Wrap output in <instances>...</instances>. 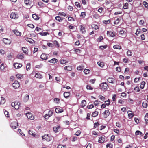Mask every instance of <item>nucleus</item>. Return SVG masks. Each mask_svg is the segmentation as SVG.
Returning <instances> with one entry per match:
<instances>
[{"label":"nucleus","mask_w":148,"mask_h":148,"mask_svg":"<svg viewBox=\"0 0 148 148\" xmlns=\"http://www.w3.org/2000/svg\"><path fill=\"white\" fill-rule=\"evenodd\" d=\"M42 139L43 140L49 141L51 140L52 137L49 134H45L42 136Z\"/></svg>","instance_id":"nucleus-2"},{"label":"nucleus","mask_w":148,"mask_h":148,"mask_svg":"<svg viewBox=\"0 0 148 148\" xmlns=\"http://www.w3.org/2000/svg\"><path fill=\"white\" fill-rule=\"evenodd\" d=\"M86 16V13L85 12H82L81 13V14L80 15V17H82L83 18H84Z\"/></svg>","instance_id":"nucleus-48"},{"label":"nucleus","mask_w":148,"mask_h":148,"mask_svg":"<svg viewBox=\"0 0 148 148\" xmlns=\"http://www.w3.org/2000/svg\"><path fill=\"white\" fill-rule=\"evenodd\" d=\"M47 34H49L47 32H42L40 33V34L42 36H46Z\"/></svg>","instance_id":"nucleus-51"},{"label":"nucleus","mask_w":148,"mask_h":148,"mask_svg":"<svg viewBox=\"0 0 148 148\" xmlns=\"http://www.w3.org/2000/svg\"><path fill=\"white\" fill-rule=\"evenodd\" d=\"M64 69L65 70L71 71L72 69V67L71 66H68L65 67Z\"/></svg>","instance_id":"nucleus-22"},{"label":"nucleus","mask_w":148,"mask_h":148,"mask_svg":"<svg viewBox=\"0 0 148 148\" xmlns=\"http://www.w3.org/2000/svg\"><path fill=\"white\" fill-rule=\"evenodd\" d=\"M86 104V101L84 100H82V101L81 103V106L82 107H84L85 106Z\"/></svg>","instance_id":"nucleus-30"},{"label":"nucleus","mask_w":148,"mask_h":148,"mask_svg":"<svg viewBox=\"0 0 148 148\" xmlns=\"http://www.w3.org/2000/svg\"><path fill=\"white\" fill-rule=\"evenodd\" d=\"M116 95L115 94H114L112 95V99L113 101H114L116 100Z\"/></svg>","instance_id":"nucleus-59"},{"label":"nucleus","mask_w":148,"mask_h":148,"mask_svg":"<svg viewBox=\"0 0 148 148\" xmlns=\"http://www.w3.org/2000/svg\"><path fill=\"white\" fill-rule=\"evenodd\" d=\"M12 86L15 89H17L20 86L19 82L17 81H15L14 83L12 84Z\"/></svg>","instance_id":"nucleus-6"},{"label":"nucleus","mask_w":148,"mask_h":148,"mask_svg":"<svg viewBox=\"0 0 148 148\" xmlns=\"http://www.w3.org/2000/svg\"><path fill=\"white\" fill-rule=\"evenodd\" d=\"M110 22V20H104L103 21V22L106 24L109 23Z\"/></svg>","instance_id":"nucleus-50"},{"label":"nucleus","mask_w":148,"mask_h":148,"mask_svg":"<svg viewBox=\"0 0 148 148\" xmlns=\"http://www.w3.org/2000/svg\"><path fill=\"white\" fill-rule=\"evenodd\" d=\"M32 18L36 20H37L39 19V17L35 14H33L32 15Z\"/></svg>","instance_id":"nucleus-28"},{"label":"nucleus","mask_w":148,"mask_h":148,"mask_svg":"<svg viewBox=\"0 0 148 148\" xmlns=\"http://www.w3.org/2000/svg\"><path fill=\"white\" fill-rule=\"evenodd\" d=\"M10 126L13 129H16L18 127V123L16 121H14L11 123Z\"/></svg>","instance_id":"nucleus-5"},{"label":"nucleus","mask_w":148,"mask_h":148,"mask_svg":"<svg viewBox=\"0 0 148 148\" xmlns=\"http://www.w3.org/2000/svg\"><path fill=\"white\" fill-rule=\"evenodd\" d=\"M113 47L114 49H121V46L118 45H114L113 46Z\"/></svg>","instance_id":"nucleus-36"},{"label":"nucleus","mask_w":148,"mask_h":148,"mask_svg":"<svg viewBox=\"0 0 148 148\" xmlns=\"http://www.w3.org/2000/svg\"><path fill=\"white\" fill-rule=\"evenodd\" d=\"M70 95V93L69 92H65L64 93V96L65 98H67Z\"/></svg>","instance_id":"nucleus-29"},{"label":"nucleus","mask_w":148,"mask_h":148,"mask_svg":"<svg viewBox=\"0 0 148 148\" xmlns=\"http://www.w3.org/2000/svg\"><path fill=\"white\" fill-rule=\"evenodd\" d=\"M114 80V79L112 78H109L107 79V80L108 82L111 83H113Z\"/></svg>","instance_id":"nucleus-27"},{"label":"nucleus","mask_w":148,"mask_h":148,"mask_svg":"<svg viewBox=\"0 0 148 148\" xmlns=\"http://www.w3.org/2000/svg\"><path fill=\"white\" fill-rule=\"evenodd\" d=\"M101 88L103 90H106L108 87L107 84L106 83H103L100 84Z\"/></svg>","instance_id":"nucleus-3"},{"label":"nucleus","mask_w":148,"mask_h":148,"mask_svg":"<svg viewBox=\"0 0 148 148\" xmlns=\"http://www.w3.org/2000/svg\"><path fill=\"white\" fill-rule=\"evenodd\" d=\"M144 119L146 123H148V113L146 114L144 117Z\"/></svg>","instance_id":"nucleus-26"},{"label":"nucleus","mask_w":148,"mask_h":148,"mask_svg":"<svg viewBox=\"0 0 148 148\" xmlns=\"http://www.w3.org/2000/svg\"><path fill=\"white\" fill-rule=\"evenodd\" d=\"M105 140V137H104L101 136L99 137L98 142L100 143H103L104 142Z\"/></svg>","instance_id":"nucleus-13"},{"label":"nucleus","mask_w":148,"mask_h":148,"mask_svg":"<svg viewBox=\"0 0 148 148\" xmlns=\"http://www.w3.org/2000/svg\"><path fill=\"white\" fill-rule=\"evenodd\" d=\"M80 27V31L82 32V33H84L86 32L85 28L82 25H81Z\"/></svg>","instance_id":"nucleus-23"},{"label":"nucleus","mask_w":148,"mask_h":148,"mask_svg":"<svg viewBox=\"0 0 148 148\" xmlns=\"http://www.w3.org/2000/svg\"><path fill=\"white\" fill-rule=\"evenodd\" d=\"M103 10V8L102 7L100 8L98 10V11L100 13H101Z\"/></svg>","instance_id":"nucleus-60"},{"label":"nucleus","mask_w":148,"mask_h":148,"mask_svg":"<svg viewBox=\"0 0 148 148\" xmlns=\"http://www.w3.org/2000/svg\"><path fill=\"white\" fill-rule=\"evenodd\" d=\"M92 28L95 29H99L98 26L96 25L93 24L92 25Z\"/></svg>","instance_id":"nucleus-35"},{"label":"nucleus","mask_w":148,"mask_h":148,"mask_svg":"<svg viewBox=\"0 0 148 148\" xmlns=\"http://www.w3.org/2000/svg\"><path fill=\"white\" fill-rule=\"evenodd\" d=\"M53 112L51 110H49L48 112V117H47V118H49L53 114Z\"/></svg>","instance_id":"nucleus-33"},{"label":"nucleus","mask_w":148,"mask_h":148,"mask_svg":"<svg viewBox=\"0 0 148 148\" xmlns=\"http://www.w3.org/2000/svg\"><path fill=\"white\" fill-rule=\"evenodd\" d=\"M67 63H68V62L63 59L61 60H60V63L62 64H64Z\"/></svg>","instance_id":"nucleus-46"},{"label":"nucleus","mask_w":148,"mask_h":148,"mask_svg":"<svg viewBox=\"0 0 148 148\" xmlns=\"http://www.w3.org/2000/svg\"><path fill=\"white\" fill-rule=\"evenodd\" d=\"M26 115L27 118L30 120H33L34 119V116L30 112L26 113Z\"/></svg>","instance_id":"nucleus-7"},{"label":"nucleus","mask_w":148,"mask_h":148,"mask_svg":"<svg viewBox=\"0 0 148 148\" xmlns=\"http://www.w3.org/2000/svg\"><path fill=\"white\" fill-rule=\"evenodd\" d=\"M57 61H58L57 59L56 58H53V59H51V60H49V61H48V62H51V63H54V64L57 62Z\"/></svg>","instance_id":"nucleus-21"},{"label":"nucleus","mask_w":148,"mask_h":148,"mask_svg":"<svg viewBox=\"0 0 148 148\" xmlns=\"http://www.w3.org/2000/svg\"><path fill=\"white\" fill-rule=\"evenodd\" d=\"M84 72L85 74H87L90 72V70L88 69H85L84 70Z\"/></svg>","instance_id":"nucleus-44"},{"label":"nucleus","mask_w":148,"mask_h":148,"mask_svg":"<svg viewBox=\"0 0 148 148\" xmlns=\"http://www.w3.org/2000/svg\"><path fill=\"white\" fill-rule=\"evenodd\" d=\"M22 49L24 53H25L26 54H28V49L27 48L25 47H22Z\"/></svg>","instance_id":"nucleus-24"},{"label":"nucleus","mask_w":148,"mask_h":148,"mask_svg":"<svg viewBox=\"0 0 148 148\" xmlns=\"http://www.w3.org/2000/svg\"><path fill=\"white\" fill-rule=\"evenodd\" d=\"M64 18H62L59 16H56L55 17L56 19V20L58 21L59 22H62Z\"/></svg>","instance_id":"nucleus-25"},{"label":"nucleus","mask_w":148,"mask_h":148,"mask_svg":"<svg viewBox=\"0 0 148 148\" xmlns=\"http://www.w3.org/2000/svg\"><path fill=\"white\" fill-rule=\"evenodd\" d=\"M81 133V132L79 130H78L76 132L75 134L76 136H79L80 135Z\"/></svg>","instance_id":"nucleus-62"},{"label":"nucleus","mask_w":148,"mask_h":148,"mask_svg":"<svg viewBox=\"0 0 148 148\" xmlns=\"http://www.w3.org/2000/svg\"><path fill=\"white\" fill-rule=\"evenodd\" d=\"M98 114V112L97 111H95L92 114V116L93 117H96Z\"/></svg>","instance_id":"nucleus-31"},{"label":"nucleus","mask_w":148,"mask_h":148,"mask_svg":"<svg viewBox=\"0 0 148 148\" xmlns=\"http://www.w3.org/2000/svg\"><path fill=\"white\" fill-rule=\"evenodd\" d=\"M66 145H59L57 146V148H66Z\"/></svg>","instance_id":"nucleus-41"},{"label":"nucleus","mask_w":148,"mask_h":148,"mask_svg":"<svg viewBox=\"0 0 148 148\" xmlns=\"http://www.w3.org/2000/svg\"><path fill=\"white\" fill-rule=\"evenodd\" d=\"M35 76L36 78L38 79H41L42 77V75L39 73H36Z\"/></svg>","instance_id":"nucleus-20"},{"label":"nucleus","mask_w":148,"mask_h":148,"mask_svg":"<svg viewBox=\"0 0 148 148\" xmlns=\"http://www.w3.org/2000/svg\"><path fill=\"white\" fill-rule=\"evenodd\" d=\"M18 58L19 59H22L24 58L23 54H19L18 55Z\"/></svg>","instance_id":"nucleus-39"},{"label":"nucleus","mask_w":148,"mask_h":148,"mask_svg":"<svg viewBox=\"0 0 148 148\" xmlns=\"http://www.w3.org/2000/svg\"><path fill=\"white\" fill-rule=\"evenodd\" d=\"M29 134L30 135H32L33 136H35V134H34V132L31 130H29Z\"/></svg>","instance_id":"nucleus-37"},{"label":"nucleus","mask_w":148,"mask_h":148,"mask_svg":"<svg viewBox=\"0 0 148 148\" xmlns=\"http://www.w3.org/2000/svg\"><path fill=\"white\" fill-rule=\"evenodd\" d=\"M128 3H125L123 5V8L124 9H127L128 8Z\"/></svg>","instance_id":"nucleus-45"},{"label":"nucleus","mask_w":148,"mask_h":148,"mask_svg":"<svg viewBox=\"0 0 148 148\" xmlns=\"http://www.w3.org/2000/svg\"><path fill=\"white\" fill-rule=\"evenodd\" d=\"M128 116L129 119H131L134 116V114L132 113L131 111L129 110L127 112Z\"/></svg>","instance_id":"nucleus-17"},{"label":"nucleus","mask_w":148,"mask_h":148,"mask_svg":"<svg viewBox=\"0 0 148 148\" xmlns=\"http://www.w3.org/2000/svg\"><path fill=\"white\" fill-rule=\"evenodd\" d=\"M143 5L147 8H148V3L145 1H144L143 3Z\"/></svg>","instance_id":"nucleus-54"},{"label":"nucleus","mask_w":148,"mask_h":148,"mask_svg":"<svg viewBox=\"0 0 148 148\" xmlns=\"http://www.w3.org/2000/svg\"><path fill=\"white\" fill-rule=\"evenodd\" d=\"M107 35L110 37H114L115 36V35L114 34L113 32L111 31H108L107 33Z\"/></svg>","instance_id":"nucleus-12"},{"label":"nucleus","mask_w":148,"mask_h":148,"mask_svg":"<svg viewBox=\"0 0 148 148\" xmlns=\"http://www.w3.org/2000/svg\"><path fill=\"white\" fill-rule=\"evenodd\" d=\"M20 105V103L19 101H15L11 103L12 107H14L15 109L18 110L19 109Z\"/></svg>","instance_id":"nucleus-1"},{"label":"nucleus","mask_w":148,"mask_h":148,"mask_svg":"<svg viewBox=\"0 0 148 148\" xmlns=\"http://www.w3.org/2000/svg\"><path fill=\"white\" fill-rule=\"evenodd\" d=\"M1 101H0V104H4L5 102V99H4V98H3L2 97H1Z\"/></svg>","instance_id":"nucleus-32"},{"label":"nucleus","mask_w":148,"mask_h":148,"mask_svg":"<svg viewBox=\"0 0 148 148\" xmlns=\"http://www.w3.org/2000/svg\"><path fill=\"white\" fill-rule=\"evenodd\" d=\"M127 55L128 56H131L132 55V53L130 50H128L127 52Z\"/></svg>","instance_id":"nucleus-47"},{"label":"nucleus","mask_w":148,"mask_h":148,"mask_svg":"<svg viewBox=\"0 0 148 148\" xmlns=\"http://www.w3.org/2000/svg\"><path fill=\"white\" fill-rule=\"evenodd\" d=\"M99 124L98 122L95 123H94V127L95 128H96L97 127H98L99 126Z\"/></svg>","instance_id":"nucleus-63"},{"label":"nucleus","mask_w":148,"mask_h":148,"mask_svg":"<svg viewBox=\"0 0 148 148\" xmlns=\"http://www.w3.org/2000/svg\"><path fill=\"white\" fill-rule=\"evenodd\" d=\"M107 148H112V145L111 144H108L106 145Z\"/></svg>","instance_id":"nucleus-64"},{"label":"nucleus","mask_w":148,"mask_h":148,"mask_svg":"<svg viewBox=\"0 0 148 148\" xmlns=\"http://www.w3.org/2000/svg\"><path fill=\"white\" fill-rule=\"evenodd\" d=\"M3 42L5 44L9 45L11 43V41L7 38H3Z\"/></svg>","instance_id":"nucleus-9"},{"label":"nucleus","mask_w":148,"mask_h":148,"mask_svg":"<svg viewBox=\"0 0 148 148\" xmlns=\"http://www.w3.org/2000/svg\"><path fill=\"white\" fill-rule=\"evenodd\" d=\"M16 76L18 78L21 79L23 75H22L17 74L16 75Z\"/></svg>","instance_id":"nucleus-61"},{"label":"nucleus","mask_w":148,"mask_h":148,"mask_svg":"<svg viewBox=\"0 0 148 148\" xmlns=\"http://www.w3.org/2000/svg\"><path fill=\"white\" fill-rule=\"evenodd\" d=\"M103 114L104 115V117L106 118L110 114L109 111L108 110H106L104 111Z\"/></svg>","instance_id":"nucleus-14"},{"label":"nucleus","mask_w":148,"mask_h":148,"mask_svg":"<svg viewBox=\"0 0 148 148\" xmlns=\"http://www.w3.org/2000/svg\"><path fill=\"white\" fill-rule=\"evenodd\" d=\"M103 39V37L102 36H100L97 39V40L98 41L100 42Z\"/></svg>","instance_id":"nucleus-57"},{"label":"nucleus","mask_w":148,"mask_h":148,"mask_svg":"<svg viewBox=\"0 0 148 148\" xmlns=\"http://www.w3.org/2000/svg\"><path fill=\"white\" fill-rule=\"evenodd\" d=\"M142 134V132L138 130L136 131L135 132V135H138L139 134L141 135Z\"/></svg>","instance_id":"nucleus-53"},{"label":"nucleus","mask_w":148,"mask_h":148,"mask_svg":"<svg viewBox=\"0 0 148 148\" xmlns=\"http://www.w3.org/2000/svg\"><path fill=\"white\" fill-rule=\"evenodd\" d=\"M119 34L121 36H123V37L124 38L126 36V33L123 30H120Z\"/></svg>","instance_id":"nucleus-15"},{"label":"nucleus","mask_w":148,"mask_h":148,"mask_svg":"<svg viewBox=\"0 0 148 148\" xmlns=\"http://www.w3.org/2000/svg\"><path fill=\"white\" fill-rule=\"evenodd\" d=\"M97 64L100 67H103L104 66V64L103 62H98Z\"/></svg>","instance_id":"nucleus-38"},{"label":"nucleus","mask_w":148,"mask_h":148,"mask_svg":"<svg viewBox=\"0 0 148 148\" xmlns=\"http://www.w3.org/2000/svg\"><path fill=\"white\" fill-rule=\"evenodd\" d=\"M93 17L94 18L97 19L99 18V15L97 14H95L93 15Z\"/></svg>","instance_id":"nucleus-55"},{"label":"nucleus","mask_w":148,"mask_h":148,"mask_svg":"<svg viewBox=\"0 0 148 148\" xmlns=\"http://www.w3.org/2000/svg\"><path fill=\"white\" fill-rule=\"evenodd\" d=\"M59 14L61 16L64 17H65L66 16V14L64 12H60L59 13Z\"/></svg>","instance_id":"nucleus-56"},{"label":"nucleus","mask_w":148,"mask_h":148,"mask_svg":"<svg viewBox=\"0 0 148 148\" xmlns=\"http://www.w3.org/2000/svg\"><path fill=\"white\" fill-rule=\"evenodd\" d=\"M60 128V126H56L54 127L53 128V130L56 133L58 132V130Z\"/></svg>","instance_id":"nucleus-16"},{"label":"nucleus","mask_w":148,"mask_h":148,"mask_svg":"<svg viewBox=\"0 0 148 148\" xmlns=\"http://www.w3.org/2000/svg\"><path fill=\"white\" fill-rule=\"evenodd\" d=\"M0 69L2 71H3L4 70L5 67L3 63H2L1 65L0 66Z\"/></svg>","instance_id":"nucleus-40"},{"label":"nucleus","mask_w":148,"mask_h":148,"mask_svg":"<svg viewBox=\"0 0 148 148\" xmlns=\"http://www.w3.org/2000/svg\"><path fill=\"white\" fill-rule=\"evenodd\" d=\"M99 97L101 100L102 101H104L105 99V97L101 95H99Z\"/></svg>","instance_id":"nucleus-52"},{"label":"nucleus","mask_w":148,"mask_h":148,"mask_svg":"<svg viewBox=\"0 0 148 148\" xmlns=\"http://www.w3.org/2000/svg\"><path fill=\"white\" fill-rule=\"evenodd\" d=\"M134 90L136 92H138L140 91V89L138 87H136L134 89Z\"/></svg>","instance_id":"nucleus-49"},{"label":"nucleus","mask_w":148,"mask_h":148,"mask_svg":"<svg viewBox=\"0 0 148 148\" xmlns=\"http://www.w3.org/2000/svg\"><path fill=\"white\" fill-rule=\"evenodd\" d=\"M55 111L56 113H60L63 112V110L62 108H58L55 109Z\"/></svg>","instance_id":"nucleus-11"},{"label":"nucleus","mask_w":148,"mask_h":148,"mask_svg":"<svg viewBox=\"0 0 148 148\" xmlns=\"http://www.w3.org/2000/svg\"><path fill=\"white\" fill-rule=\"evenodd\" d=\"M13 66L15 68L18 69L21 68L22 66V65L20 63H14Z\"/></svg>","instance_id":"nucleus-10"},{"label":"nucleus","mask_w":148,"mask_h":148,"mask_svg":"<svg viewBox=\"0 0 148 148\" xmlns=\"http://www.w3.org/2000/svg\"><path fill=\"white\" fill-rule=\"evenodd\" d=\"M30 64L29 63H28L26 65V70H29L30 69Z\"/></svg>","instance_id":"nucleus-43"},{"label":"nucleus","mask_w":148,"mask_h":148,"mask_svg":"<svg viewBox=\"0 0 148 148\" xmlns=\"http://www.w3.org/2000/svg\"><path fill=\"white\" fill-rule=\"evenodd\" d=\"M105 103L106 105L108 106L110 104V100L108 99L107 101H106Z\"/></svg>","instance_id":"nucleus-58"},{"label":"nucleus","mask_w":148,"mask_h":148,"mask_svg":"<svg viewBox=\"0 0 148 148\" xmlns=\"http://www.w3.org/2000/svg\"><path fill=\"white\" fill-rule=\"evenodd\" d=\"M145 84V81H142L140 87L141 89H143L144 87V86Z\"/></svg>","instance_id":"nucleus-34"},{"label":"nucleus","mask_w":148,"mask_h":148,"mask_svg":"<svg viewBox=\"0 0 148 148\" xmlns=\"http://www.w3.org/2000/svg\"><path fill=\"white\" fill-rule=\"evenodd\" d=\"M29 99V95L27 94L25 95L23 97V101L25 102H27Z\"/></svg>","instance_id":"nucleus-18"},{"label":"nucleus","mask_w":148,"mask_h":148,"mask_svg":"<svg viewBox=\"0 0 148 148\" xmlns=\"http://www.w3.org/2000/svg\"><path fill=\"white\" fill-rule=\"evenodd\" d=\"M40 58L42 60H46L48 58V55L45 53H42L40 56Z\"/></svg>","instance_id":"nucleus-8"},{"label":"nucleus","mask_w":148,"mask_h":148,"mask_svg":"<svg viewBox=\"0 0 148 148\" xmlns=\"http://www.w3.org/2000/svg\"><path fill=\"white\" fill-rule=\"evenodd\" d=\"M142 106L143 108H146L147 106V104L146 101L143 102L142 103Z\"/></svg>","instance_id":"nucleus-42"},{"label":"nucleus","mask_w":148,"mask_h":148,"mask_svg":"<svg viewBox=\"0 0 148 148\" xmlns=\"http://www.w3.org/2000/svg\"><path fill=\"white\" fill-rule=\"evenodd\" d=\"M18 14L15 12H12L10 14V17L11 18L16 19L18 18Z\"/></svg>","instance_id":"nucleus-4"},{"label":"nucleus","mask_w":148,"mask_h":148,"mask_svg":"<svg viewBox=\"0 0 148 148\" xmlns=\"http://www.w3.org/2000/svg\"><path fill=\"white\" fill-rule=\"evenodd\" d=\"M13 33L17 36H20L21 35V33L18 30H13Z\"/></svg>","instance_id":"nucleus-19"}]
</instances>
